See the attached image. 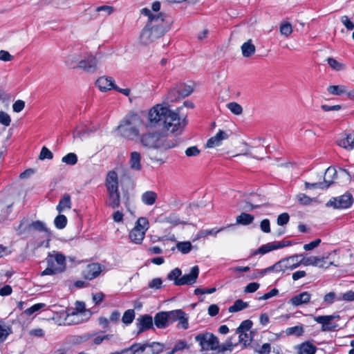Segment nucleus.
Segmentation results:
<instances>
[{
  "label": "nucleus",
  "mask_w": 354,
  "mask_h": 354,
  "mask_svg": "<svg viewBox=\"0 0 354 354\" xmlns=\"http://www.w3.org/2000/svg\"><path fill=\"white\" fill-rule=\"evenodd\" d=\"M141 13L148 17L145 26L142 30L139 41L142 45L147 46L161 38L169 29L171 19L162 13L153 14L150 9L145 8Z\"/></svg>",
  "instance_id": "nucleus-1"
},
{
  "label": "nucleus",
  "mask_w": 354,
  "mask_h": 354,
  "mask_svg": "<svg viewBox=\"0 0 354 354\" xmlns=\"http://www.w3.org/2000/svg\"><path fill=\"white\" fill-rule=\"evenodd\" d=\"M143 124L144 121L139 114L130 113L120 122L118 130L124 138L133 140L139 136L140 127Z\"/></svg>",
  "instance_id": "nucleus-2"
},
{
  "label": "nucleus",
  "mask_w": 354,
  "mask_h": 354,
  "mask_svg": "<svg viewBox=\"0 0 354 354\" xmlns=\"http://www.w3.org/2000/svg\"><path fill=\"white\" fill-rule=\"evenodd\" d=\"M141 145L147 148L169 149L175 146L173 141L168 140L164 133L160 131L149 132L140 136Z\"/></svg>",
  "instance_id": "nucleus-3"
},
{
  "label": "nucleus",
  "mask_w": 354,
  "mask_h": 354,
  "mask_svg": "<svg viewBox=\"0 0 354 354\" xmlns=\"http://www.w3.org/2000/svg\"><path fill=\"white\" fill-rule=\"evenodd\" d=\"M181 108H178L176 111L168 109V111L163 120V127L171 133L181 131L185 127L187 122L185 118L180 115Z\"/></svg>",
  "instance_id": "nucleus-4"
},
{
  "label": "nucleus",
  "mask_w": 354,
  "mask_h": 354,
  "mask_svg": "<svg viewBox=\"0 0 354 354\" xmlns=\"http://www.w3.org/2000/svg\"><path fill=\"white\" fill-rule=\"evenodd\" d=\"M46 262L47 268L41 272V275H53L62 272L66 268V258L60 253L53 252L49 253Z\"/></svg>",
  "instance_id": "nucleus-5"
},
{
  "label": "nucleus",
  "mask_w": 354,
  "mask_h": 354,
  "mask_svg": "<svg viewBox=\"0 0 354 354\" xmlns=\"http://www.w3.org/2000/svg\"><path fill=\"white\" fill-rule=\"evenodd\" d=\"M149 227V223L147 218L140 217L134 227L129 232V238L131 241L135 244H141Z\"/></svg>",
  "instance_id": "nucleus-6"
},
{
  "label": "nucleus",
  "mask_w": 354,
  "mask_h": 354,
  "mask_svg": "<svg viewBox=\"0 0 354 354\" xmlns=\"http://www.w3.org/2000/svg\"><path fill=\"white\" fill-rule=\"evenodd\" d=\"M195 341L200 345L201 351H216L219 348L218 339L211 333L197 335Z\"/></svg>",
  "instance_id": "nucleus-7"
},
{
  "label": "nucleus",
  "mask_w": 354,
  "mask_h": 354,
  "mask_svg": "<svg viewBox=\"0 0 354 354\" xmlns=\"http://www.w3.org/2000/svg\"><path fill=\"white\" fill-rule=\"evenodd\" d=\"M164 345L158 342L151 344H134L131 345L126 352L133 354H160L163 351Z\"/></svg>",
  "instance_id": "nucleus-8"
},
{
  "label": "nucleus",
  "mask_w": 354,
  "mask_h": 354,
  "mask_svg": "<svg viewBox=\"0 0 354 354\" xmlns=\"http://www.w3.org/2000/svg\"><path fill=\"white\" fill-rule=\"evenodd\" d=\"M24 221H22L18 227L19 234H23L26 232V230L33 229L35 230L42 232L44 233V237L50 239L51 237V231L46 227V224L40 221H36L28 224L26 227H24Z\"/></svg>",
  "instance_id": "nucleus-9"
},
{
  "label": "nucleus",
  "mask_w": 354,
  "mask_h": 354,
  "mask_svg": "<svg viewBox=\"0 0 354 354\" xmlns=\"http://www.w3.org/2000/svg\"><path fill=\"white\" fill-rule=\"evenodd\" d=\"M353 203V198L351 194H345L339 197L331 198L327 203L326 206L333 207L335 209H344L349 207Z\"/></svg>",
  "instance_id": "nucleus-10"
},
{
  "label": "nucleus",
  "mask_w": 354,
  "mask_h": 354,
  "mask_svg": "<svg viewBox=\"0 0 354 354\" xmlns=\"http://www.w3.org/2000/svg\"><path fill=\"white\" fill-rule=\"evenodd\" d=\"M169 108L157 104L151 108L148 114L149 121L151 124H155L160 121H162L168 111Z\"/></svg>",
  "instance_id": "nucleus-11"
},
{
  "label": "nucleus",
  "mask_w": 354,
  "mask_h": 354,
  "mask_svg": "<svg viewBox=\"0 0 354 354\" xmlns=\"http://www.w3.org/2000/svg\"><path fill=\"white\" fill-rule=\"evenodd\" d=\"M193 91L192 86L188 85H180L177 89H173L168 94V100L170 102L176 101L182 97L189 95Z\"/></svg>",
  "instance_id": "nucleus-12"
},
{
  "label": "nucleus",
  "mask_w": 354,
  "mask_h": 354,
  "mask_svg": "<svg viewBox=\"0 0 354 354\" xmlns=\"http://www.w3.org/2000/svg\"><path fill=\"white\" fill-rule=\"evenodd\" d=\"M79 315L85 317V320H88L92 315L90 310L86 308L85 303L83 301H76L75 307L71 313H68L66 319L71 317L77 318Z\"/></svg>",
  "instance_id": "nucleus-13"
},
{
  "label": "nucleus",
  "mask_w": 354,
  "mask_h": 354,
  "mask_svg": "<svg viewBox=\"0 0 354 354\" xmlns=\"http://www.w3.org/2000/svg\"><path fill=\"white\" fill-rule=\"evenodd\" d=\"M199 274V268L194 266L189 274L183 275L176 281V286L192 285L196 283Z\"/></svg>",
  "instance_id": "nucleus-14"
},
{
  "label": "nucleus",
  "mask_w": 354,
  "mask_h": 354,
  "mask_svg": "<svg viewBox=\"0 0 354 354\" xmlns=\"http://www.w3.org/2000/svg\"><path fill=\"white\" fill-rule=\"evenodd\" d=\"M97 61L95 57L88 55L80 62L79 68L88 73H93L97 69Z\"/></svg>",
  "instance_id": "nucleus-15"
},
{
  "label": "nucleus",
  "mask_w": 354,
  "mask_h": 354,
  "mask_svg": "<svg viewBox=\"0 0 354 354\" xmlns=\"http://www.w3.org/2000/svg\"><path fill=\"white\" fill-rule=\"evenodd\" d=\"M335 318L333 315H324L315 317L314 319L319 324L322 325V330H331L337 327L336 324H332V320Z\"/></svg>",
  "instance_id": "nucleus-16"
},
{
  "label": "nucleus",
  "mask_w": 354,
  "mask_h": 354,
  "mask_svg": "<svg viewBox=\"0 0 354 354\" xmlns=\"http://www.w3.org/2000/svg\"><path fill=\"white\" fill-rule=\"evenodd\" d=\"M290 243H285L283 242H272L261 245L257 251L254 252V254H264L268 252L274 250L279 249L289 245Z\"/></svg>",
  "instance_id": "nucleus-17"
},
{
  "label": "nucleus",
  "mask_w": 354,
  "mask_h": 354,
  "mask_svg": "<svg viewBox=\"0 0 354 354\" xmlns=\"http://www.w3.org/2000/svg\"><path fill=\"white\" fill-rule=\"evenodd\" d=\"M102 272V268L98 263H91L86 266L83 271L84 277L86 279L92 280L97 277Z\"/></svg>",
  "instance_id": "nucleus-18"
},
{
  "label": "nucleus",
  "mask_w": 354,
  "mask_h": 354,
  "mask_svg": "<svg viewBox=\"0 0 354 354\" xmlns=\"http://www.w3.org/2000/svg\"><path fill=\"white\" fill-rule=\"evenodd\" d=\"M229 135L227 132L219 130V131L216 134V136L210 138L207 143L206 147L207 148H214L215 147H218L221 144V142L224 140L228 138Z\"/></svg>",
  "instance_id": "nucleus-19"
},
{
  "label": "nucleus",
  "mask_w": 354,
  "mask_h": 354,
  "mask_svg": "<svg viewBox=\"0 0 354 354\" xmlns=\"http://www.w3.org/2000/svg\"><path fill=\"white\" fill-rule=\"evenodd\" d=\"M82 59V55L78 52L71 53L64 58L65 64L73 68H79L80 62Z\"/></svg>",
  "instance_id": "nucleus-20"
},
{
  "label": "nucleus",
  "mask_w": 354,
  "mask_h": 354,
  "mask_svg": "<svg viewBox=\"0 0 354 354\" xmlns=\"http://www.w3.org/2000/svg\"><path fill=\"white\" fill-rule=\"evenodd\" d=\"M95 84L102 92L113 89V87L115 86L113 80L111 77L106 76L98 78L96 80Z\"/></svg>",
  "instance_id": "nucleus-21"
},
{
  "label": "nucleus",
  "mask_w": 354,
  "mask_h": 354,
  "mask_svg": "<svg viewBox=\"0 0 354 354\" xmlns=\"http://www.w3.org/2000/svg\"><path fill=\"white\" fill-rule=\"evenodd\" d=\"M137 325L139 328L138 333L150 329L153 326V318L149 315H141L137 319Z\"/></svg>",
  "instance_id": "nucleus-22"
},
{
  "label": "nucleus",
  "mask_w": 354,
  "mask_h": 354,
  "mask_svg": "<svg viewBox=\"0 0 354 354\" xmlns=\"http://www.w3.org/2000/svg\"><path fill=\"white\" fill-rule=\"evenodd\" d=\"M106 186L107 191L118 190V176L115 171H110L107 174Z\"/></svg>",
  "instance_id": "nucleus-23"
},
{
  "label": "nucleus",
  "mask_w": 354,
  "mask_h": 354,
  "mask_svg": "<svg viewBox=\"0 0 354 354\" xmlns=\"http://www.w3.org/2000/svg\"><path fill=\"white\" fill-rule=\"evenodd\" d=\"M310 298L311 295L308 292H303L292 297L289 303L295 306H299L309 303Z\"/></svg>",
  "instance_id": "nucleus-24"
},
{
  "label": "nucleus",
  "mask_w": 354,
  "mask_h": 354,
  "mask_svg": "<svg viewBox=\"0 0 354 354\" xmlns=\"http://www.w3.org/2000/svg\"><path fill=\"white\" fill-rule=\"evenodd\" d=\"M301 257L303 254H295L283 259L287 270H292L301 265V259H299V257Z\"/></svg>",
  "instance_id": "nucleus-25"
},
{
  "label": "nucleus",
  "mask_w": 354,
  "mask_h": 354,
  "mask_svg": "<svg viewBox=\"0 0 354 354\" xmlns=\"http://www.w3.org/2000/svg\"><path fill=\"white\" fill-rule=\"evenodd\" d=\"M167 317V312L162 311L158 313L153 319L156 326L158 328H165L167 327L170 324Z\"/></svg>",
  "instance_id": "nucleus-26"
},
{
  "label": "nucleus",
  "mask_w": 354,
  "mask_h": 354,
  "mask_svg": "<svg viewBox=\"0 0 354 354\" xmlns=\"http://www.w3.org/2000/svg\"><path fill=\"white\" fill-rule=\"evenodd\" d=\"M129 165L131 169L134 171H140L142 169L141 155L137 151L131 153Z\"/></svg>",
  "instance_id": "nucleus-27"
},
{
  "label": "nucleus",
  "mask_w": 354,
  "mask_h": 354,
  "mask_svg": "<svg viewBox=\"0 0 354 354\" xmlns=\"http://www.w3.org/2000/svg\"><path fill=\"white\" fill-rule=\"evenodd\" d=\"M158 198V194L153 191H147L141 195V201L146 205H154Z\"/></svg>",
  "instance_id": "nucleus-28"
},
{
  "label": "nucleus",
  "mask_w": 354,
  "mask_h": 354,
  "mask_svg": "<svg viewBox=\"0 0 354 354\" xmlns=\"http://www.w3.org/2000/svg\"><path fill=\"white\" fill-rule=\"evenodd\" d=\"M109 194L108 205L113 209L118 207L120 205V196L118 191H107Z\"/></svg>",
  "instance_id": "nucleus-29"
},
{
  "label": "nucleus",
  "mask_w": 354,
  "mask_h": 354,
  "mask_svg": "<svg viewBox=\"0 0 354 354\" xmlns=\"http://www.w3.org/2000/svg\"><path fill=\"white\" fill-rule=\"evenodd\" d=\"M338 145L341 147L346 149V150L351 151L354 148V135L349 133L344 138L340 139L338 141Z\"/></svg>",
  "instance_id": "nucleus-30"
},
{
  "label": "nucleus",
  "mask_w": 354,
  "mask_h": 354,
  "mask_svg": "<svg viewBox=\"0 0 354 354\" xmlns=\"http://www.w3.org/2000/svg\"><path fill=\"white\" fill-rule=\"evenodd\" d=\"M317 348L312 343L306 342L298 346V354H315Z\"/></svg>",
  "instance_id": "nucleus-31"
},
{
  "label": "nucleus",
  "mask_w": 354,
  "mask_h": 354,
  "mask_svg": "<svg viewBox=\"0 0 354 354\" xmlns=\"http://www.w3.org/2000/svg\"><path fill=\"white\" fill-rule=\"evenodd\" d=\"M241 48L244 57H250L254 54L256 50L255 46L252 43V39L243 43Z\"/></svg>",
  "instance_id": "nucleus-32"
},
{
  "label": "nucleus",
  "mask_w": 354,
  "mask_h": 354,
  "mask_svg": "<svg viewBox=\"0 0 354 354\" xmlns=\"http://www.w3.org/2000/svg\"><path fill=\"white\" fill-rule=\"evenodd\" d=\"M71 208V200L69 194H64L62 198L60 199L59 204L57 205L56 209L57 210L61 213L64 212L65 209H69Z\"/></svg>",
  "instance_id": "nucleus-33"
},
{
  "label": "nucleus",
  "mask_w": 354,
  "mask_h": 354,
  "mask_svg": "<svg viewBox=\"0 0 354 354\" xmlns=\"http://www.w3.org/2000/svg\"><path fill=\"white\" fill-rule=\"evenodd\" d=\"M332 180H324V182L322 183H310L308 182L305 183V187L306 189H325L328 188L332 184Z\"/></svg>",
  "instance_id": "nucleus-34"
},
{
  "label": "nucleus",
  "mask_w": 354,
  "mask_h": 354,
  "mask_svg": "<svg viewBox=\"0 0 354 354\" xmlns=\"http://www.w3.org/2000/svg\"><path fill=\"white\" fill-rule=\"evenodd\" d=\"M236 223L246 225L252 223L254 221V216L247 213H241L236 217Z\"/></svg>",
  "instance_id": "nucleus-35"
},
{
  "label": "nucleus",
  "mask_w": 354,
  "mask_h": 354,
  "mask_svg": "<svg viewBox=\"0 0 354 354\" xmlns=\"http://www.w3.org/2000/svg\"><path fill=\"white\" fill-rule=\"evenodd\" d=\"M304 333L303 326H295L292 327L287 328L285 330V333L288 336L295 335L297 337L301 336Z\"/></svg>",
  "instance_id": "nucleus-36"
},
{
  "label": "nucleus",
  "mask_w": 354,
  "mask_h": 354,
  "mask_svg": "<svg viewBox=\"0 0 354 354\" xmlns=\"http://www.w3.org/2000/svg\"><path fill=\"white\" fill-rule=\"evenodd\" d=\"M176 248L182 254H185L192 250V245L190 241L178 242Z\"/></svg>",
  "instance_id": "nucleus-37"
},
{
  "label": "nucleus",
  "mask_w": 354,
  "mask_h": 354,
  "mask_svg": "<svg viewBox=\"0 0 354 354\" xmlns=\"http://www.w3.org/2000/svg\"><path fill=\"white\" fill-rule=\"evenodd\" d=\"M326 62L329 66L335 71H340L345 68V65L333 57H328Z\"/></svg>",
  "instance_id": "nucleus-38"
},
{
  "label": "nucleus",
  "mask_w": 354,
  "mask_h": 354,
  "mask_svg": "<svg viewBox=\"0 0 354 354\" xmlns=\"http://www.w3.org/2000/svg\"><path fill=\"white\" fill-rule=\"evenodd\" d=\"M329 93L335 95H341L346 93V88L344 85H331L327 88Z\"/></svg>",
  "instance_id": "nucleus-39"
},
{
  "label": "nucleus",
  "mask_w": 354,
  "mask_h": 354,
  "mask_svg": "<svg viewBox=\"0 0 354 354\" xmlns=\"http://www.w3.org/2000/svg\"><path fill=\"white\" fill-rule=\"evenodd\" d=\"M248 306L246 302H244L241 299L236 300L232 306L229 308V312L234 313L240 311Z\"/></svg>",
  "instance_id": "nucleus-40"
},
{
  "label": "nucleus",
  "mask_w": 354,
  "mask_h": 354,
  "mask_svg": "<svg viewBox=\"0 0 354 354\" xmlns=\"http://www.w3.org/2000/svg\"><path fill=\"white\" fill-rule=\"evenodd\" d=\"M227 108L234 115H240L243 113L242 106L235 102H232L226 104Z\"/></svg>",
  "instance_id": "nucleus-41"
},
{
  "label": "nucleus",
  "mask_w": 354,
  "mask_h": 354,
  "mask_svg": "<svg viewBox=\"0 0 354 354\" xmlns=\"http://www.w3.org/2000/svg\"><path fill=\"white\" fill-rule=\"evenodd\" d=\"M135 318V311L133 309L126 310L122 317V321L125 324L132 323Z\"/></svg>",
  "instance_id": "nucleus-42"
},
{
  "label": "nucleus",
  "mask_w": 354,
  "mask_h": 354,
  "mask_svg": "<svg viewBox=\"0 0 354 354\" xmlns=\"http://www.w3.org/2000/svg\"><path fill=\"white\" fill-rule=\"evenodd\" d=\"M168 319L170 324L178 321L180 317V315H183V310H175L167 312Z\"/></svg>",
  "instance_id": "nucleus-43"
},
{
  "label": "nucleus",
  "mask_w": 354,
  "mask_h": 354,
  "mask_svg": "<svg viewBox=\"0 0 354 354\" xmlns=\"http://www.w3.org/2000/svg\"><path fill=\"white\" fill-rule=\"evenodd\" d=\"M252 322L246 319L241 322L240 326L236 328V333H248L252 326Z\"/></svg>",
  "instance_id": "nucleus-44"
},
{
  "label": "nucleus",
  "mask_w": 354,
  "mask_h": 354,
  "mask_svg": "<svg viewBox=\"0 0 354 354\" xmlns=\"http://www.w3.org/2000/svg\"><path fill=\"white\" fill-rule=\"evenodd\" d=\"M54 224L58 229H63L67 224V218L63 214H59L54 220Z\"/></svg>",
  "instance_id": "nucleus-45"
},
{
  "label": "nucleus",
  "mask_w": 354,
  "mask_h": 354,
  "mask_svg": "<svg viewBox=\"0 0 354 354\" xmlns=\"http://www.w3.org/2000/svg\"><path fill=\"white\" fill-rule=\"evenodd\" d=\"M62 161L69 165H74L77 162V156L74 153H69L62 158Z\"/></svg>",
  "instance_id": "nucleus-46"
},
{
  "label": "nucleus",
  "mask_w": 354,
  "mask_h": 354,
  "mask_svg": "<svg viewBox=\"0 0 354 354\" xmlns=\"http://www.w3.org/2000/svg\"><path fill=\"white\" fill-rule=\"evenodd\" d=\"M239 334V342L243 344L245 346L248 344H250V343L252 341V335L251 333H236Z\"/></svg>",
  "instance_id": "nucleus-47"
},
{
  "label": "nucleus",
  "mask_w": 354,
  "mask_h": 354,
  "mask_svg": "<svg viewBox=\"0 0 354 354\" xmlns=\"http://www.w3.org/2000/svg\"><path fill=\"white\" fill-rule=\"evenodd\" d=\"M163 222L169 223L172 225H177L180 223H181V221L180 220V218L176 214H171L168 216H165L163 220Z\"/></svg>",
  "instance_id": "nucleus-48"
},
{
  "label": "nucleus",
  "mask_w": 354,
  "mask_h": 354,
  "mask_svg": "<svg viewBox=\"0 0 354 354\" xmlns=\"http://www.w3.org/2000/svg\"><path fill=\"white\" fill-rule=\"evenodd\" d=\"M329 255L326 257H317V264L315 266H317L320 268H328L330 266L333 265V262H327L326 260L328 259Z\"/></svg>",
  "instance_id": "nucleus-49"
},
{
  "label": "nucleus",
  "mask_w": 354,
  "mask_h": 354,
  "mask_svg": "<svg viewBox=\"0 0 354 354\" xmlns=\"http://www.w3.org/2000/svg\"><path fill=\"white\" fill-rule=\"evenodd\" d=\"M272 268H274V272L281 273V274H283L287 270L285 263L283 259L274 263L272 266Z\"/></svg>",
  "instance_id": "nucleus-50"
},
{
  "label": "nucleus",
  "mask_w": 354,
  "mask_h": 354,
  "mask_svg": "<svg viewBox=\"0 0 354 354\" xmlns=\"http://www.w3.org/2000/svg\"><path fill=\"white\" fill-rule=\"evenodd\" d=\"M181 275V270L176 268L172 270L167 275L168 279L174 281V284L176 286V281L180 279L179 277Z\"/></svg>",
  "instance_id": "nucleus-51"
},
{
  "label": "nucleus",
  "mask_w": 354,
  "mask_h": 354,
  "mask_svg": "<svg viewBox=\"0 0 354 354\" xmlns=\"http://www.w3.org/2000/svg\"><path fill=\"white\" fill-rule=\"evenodd\" d=\"M302 257L301 259V264L305 266H315V265L317 264V261L318 260L317 257H316V256H311L309 257Z\"/></svg>",
  "instance_id": "nucleus-52"
},
{
  "label": "nucleus",
  "mask_w": 354,
  "mask_h": 354,
  "mask_svg": "<svg viewBox=\"0 0 354 354\" xmlns=\"http://www.w3.org/2000/svg\"><path fill=\"white\" fill-rule=\"evenodd\" d=\"M11 123V118L8 113L5 111H0V124L8 127Z\"/></svg>",
  "instance_id": "nucleus-53"
},
{
  "label": "nucleus",
  "mask_w": 354,
  "mask_h": 354,
  "mask_svg": "<svg viewBox=\"0 0 354 354\" xmlns=\"http://www.w3.org/2000/svg\"><path fill=\"white\" fill-rule=\"evenodd\" d=\"M292 32V26L290 23H284L280 26V32L286 37L289 36Z\"/></svg>",
  "instance_id": "nucleus-54"
},
{
  "label": "nucleus",
  "mask_w": 354,
  "mask_h": 354,
  "mask_svg": "<svg viewBox=\"0 0 354 354\" xmlns=\"http://www.w3.org/2000/svg\"><path fill=\"white\" fill-rule=\"evenodd\" d=\"M53 158V153L46 147H43L41 148L40 154H39V159L40 160H44V159H49L51 160Z\"/></svg>",
  "instance_id": "nucleus-55"
},
{
  "label": "nucleus",
  "mask_w": 354,
  "mask_h": 354,
  "mask_svg": "<svg viewBox=\"0 0 354 354\" xmlns=\"http://www.w3.org/2000/svg\"><path fill=\"white\" fill-rule=\"evenodd\" d=\"M44 306H45V304H35L32 306L27 308L24 311V313L28 316L32 315L34 313H35V312L39 310L40 309H41L42 308H44Z\"/></svg>",
  "instance_id": "nucleus-56"
},
{
  "label": "nucleus",
  "mask_w": 354,
  "mask_h": 354,
  "mask_svg": "<svg viewBox=\"0 0 354 354\" xmlns=\"http://www.w3.org/2000/svg\"><path fill=\"white\" fill-rule=\"evenodd\" d=\"M178 327H180L183 329H187L189 327L188 324V317L187 315L183 311V315H180V319H178Z\"/></svg>",
  "instance_id": "nucleus-57"
},
{
  "label": "nucleus",
  "mask_w": 354,
  "mask_h": 354,
  "mask_svg": "<svg viewBox=\"0 0 354 354\" xmlns=\"http://www.w3.org/2000/svg\"><path fill=\"white\" fill-rule=\"evenodd\" d=\"M337 300H344L347 301H354V291L350 290L341 294V295L338 297Z\"/></svg>",
  "instance_id": "nucleus-58"
},
{
  "label": "nucleus",
  "mask_w": 354,
  "mask_h": 354,
  "mask_svg": "<svg viewBox=\"0 0 354 354\" xmlns=\"http://www.w3.org/2000/svg\"><path fill=\"white\" fill-rule=\"evenodd\" d=\"M336 294L333 292H330L328 294H326L324 297V303H325L326 305H330L332 304L335 299L337 300Z\"/></svg>",
  "instance_id": "nucleus-59"
},
{
  "label": "nucleus",
  "mask_w": 354,
  "mask_h": 354,
  "mask_svg": "<svg viewBox=\"0 0 354 354\" xmlns=\"http://www.w3.org/2000/svg\"><path fill=\"white\" fill-rule=\"evenodd\" d=\"M162 281L160 278H155L149 281L148 287L151 289H160L162 287Z\"/></svg>",
  "instance_id": "nucleus-60"
},
{
  "label": "nucleus",
  "mask_w": 354,
  "mask_h": 354,
  "mask_svg": "<svg viewBox=\"0 0 354 354\" xmlns=\"http://www.w3.org/2000/svg\"><path fill=\"white\" fill-rule=\"evenodd\" d=\"M341 21L348 30L354 29V23L350 20L348 16H342L341 17Z\"/></svg>",
  "instance_id": "nucleus-61"
},
{
  "label": "nucleus",
  "mask_w": 354,
  "mask_h": 354,
  "mask_svg": "<svg viewBox=\"0 0 354 354\" xmlns=\"http://www.w3.org/2000/svg\"><path fill=\"white\" fill-rule=\"evenodd\" d=\"M289 218L288 213H282L278 216L277 223L279 225H284L288 223Z\"/></svg>",
  "instance_id": "nucleus-62"
},
{
  "label": "nucleus",
  "mask_w": 354,
  "mask_h": 354,
  "mask_svg": "<svg viewBox=\"0 0 354 354\" xmlns=\"http://www.w3.org/2000/svg\"><path fill=\"white\" fill-rule=\"evenodd\" d=\"M297 198L302 205H308L312 201V199L304 194H299L297 196Z\"/></svg>",
  "instance_id": "nucleus-63"
},
{
  "label": "nucleus",
  "mask_w": 354,
  "mask_h": 354,
  "mask_svg": "<svg viewBox=\"0 0 354 354\" xmlns=\"http://www.w3.org/2000/svg\"><path fill=\"white\" fill-rule=\"evenodd\" d=\"M25 107V102L23 100H18L12 105L13 111L16 113L21 111Z\"/></svg>",
  "instance_id": "nucleus-64"
}]
</instances>
